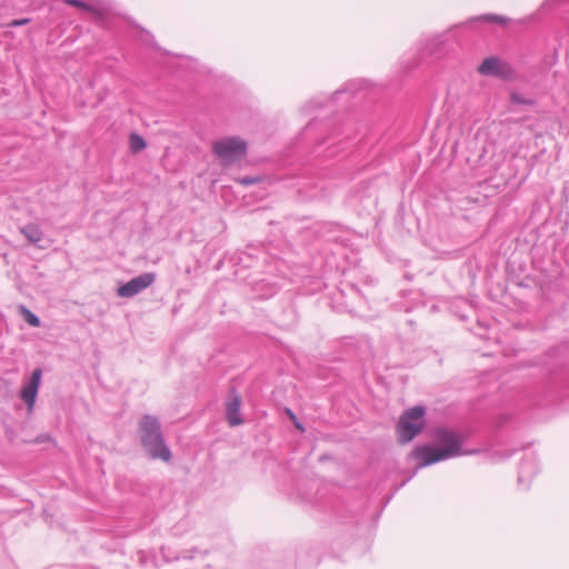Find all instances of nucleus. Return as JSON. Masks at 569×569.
Wrapping results in <instances>:
<instances>
[{
	"instance_id": "9b49d317",
	"label": "nucleus",
	"mask_w": 569,
	"mask_h": 569,
	"mask_svg": "<svg viewBox=\"0 0 569 569\" xmlns=\"http://www.w3.org/2000/svg\"><path fill=\"white\" fill-rule=\"evenodd\" d=\"M19 313L23 317V319L32 327H40L41 321L37 315L30 311L26 306H19Z\"/></svg>"
},
{
	"instance_id": "39448f33",
	"label": "nucleus",
	"mask_w": 569,
	"mask_h": 569,
	"mask_svg": "<svg viewBox=\"0 0 569 569\" xmlns=\"http://www.w3.org/2000/svg\"><path fill=\"white\" fill-rule=\"evenodd\" d=\"M156 280V273L153 272H144L138 277L132 278L124 284L120 286L118 288V296L123 298H131L143 290H146L148 287H150Z\"/></svg>"
},
{
	"instance_id": "4468645a",
	"label": "nucleus",
	"mask_w": 569,
	"mask_h": 569,
	"mask_svg": "<svg viewBox=\"0 0 569 569\" xmlns=\"http://www.w3.org/2000/svg\"><path fill=\"white\" fill-rule=\"evenodd\" d=\"M412 456L418 460V462H427V445L419 446L412 452Z\"/></svg>"
},
{
	"instance_id": "0eeeda50",
	"label": "nucleus",
	"mask_w": 569,
	"mask_h": 569,
	"mask_svg": "<svg viewBox=\"0 0 569 569\" xmlns=\"http://www.w3.org/2000/svg\"><path fill=\"white\" fill-rule=\"evenodd\" d=\"M42 379V370L37 368L32 371L30 380L27 385L23 386L20 397L26 402L29 412L33 410L39 387L41 385Z\"/></svg>"
},
{
	"instance_id": "a211bd4d",
	"label": "nucleus",
	"mask_w": 569,
	"mask_h": 569,
	"mask_svg": "<svg viewBox=\"0 0 569 569\" xmlns=\"http://www.w3.org/2000/svg\"><path fill=\"white\" fill-rule=\"evenodd\" d=\"M288 412V416L289 418L291 419V421L293 422L295 427L301 431V432H305V427L298 420V418L296 417V415L293 413V411H291L290 409L287 410Z\"/></svg>"
},
{
	"instance_id": "f257e3e1",
	"label": "nucleus",
	"mask_w": 569,
	"mask_h": 569,
	"mask_svg": "<svg viewBox=\"0 0 569 569\" xmlns=\"http://www.w3.org/2000/svg\"><path fill=\"white\" fill-rule=\"evenodd\" d=\"M138 432L142 447L152 459L170 460L171 452L164 442L160 421L157 417L143 415L139 420Z\"/></svg>"
},
{
	"instance_id": "ddd939ff",
	"label": "nucleus",
	"mask_w": 569,
	"mask_h": 569,
	"mask_svg": "<svg viewBox=\"0 0 569 569\" xmlns=\"http://www.w3.org/2000/svg\"><path fill=\"white\" fill-rule=\"evenodd\" d=\"M476 20H481V21H486V22H497V23H501V24H506L508 21L507 18H505L502 16H498V14H483V16L476 18Z\"/></svg>"
},
{
	"instance_id": "f03ea898",
	"label": "nucleus",
	"mask_w": 569,
	"mask_h": 569,
	"mask_svg": "<svg viewBox=\"0 0 569 569\" xmlns=\"http://www.w3.org/2000/svg\"><path fill=\"white\" fill-rule=\"evenodd\" d=\"M436 443L429 445V462L451 459L461 452V437L455 431L437 429L433 432Z\"/></svg>"
},
{
	"instance_id": "6e6552de",
	"label": "nucleus",
	"mask_w": 569,
	"mask_h": 569,
	"mask_svg": "<svg viewBox=\"0 0 569 569\" xmlns=\"http://www.w3.org/2000/svg\"><path fill=\"white\" fill-rule=\"evenodd\" d=\"M241 403L242 399L240 395L232 389L226 400V420L230 427L243 423V419L240 413Z\"/></svg>"
},
{
	"instance_id": "412c9836",
	"label": "nucleus",
	"mask_w": 569,
	"mask_h": 569,
	"mask_svg": "<svg viewBox=\"0 0 569 569\" xmlns=\"http://www.w3.org/2000/svg\"><path fill=\"white\" fill-rule=\"evenodd\" d=\"M51 436L50 435H40L38 436L36 439H34V443H43V442H47V441H51Z\"/></svg>"
},
{
	"instance_id": "f3484780",
	"label": "nucleus",
	"mask_w": 569,
	"mask_h": 569,
	"mask_svg": "<svg viewBox=\"0 0 569 569\" xmlns=\"http://www.w3.org/2000/svg\"><path fill=\"white\" fill-rule=\"evenodd\" d=\"M510 100H511L512 103H516V104H528V106H532L533 104L532 100L526 99L521 94L516 93V92L511 93Z\"/></svg>"
},
{
	"instance_id": "2eb2a0df",
	"label": "nucleus",
	"mask_w": 569,
	"mask_h": 569,
	"mask_svg": "<svg viewBox=\"0 0 569 569\" xmlns=\"http://www.w3.org/2000/svg\"><path fill=\"white\" fill-rule=\"evenodd\" d=\"M64 3L76 7V8H79V9H82L84 11H89V12L93 11V8L82 0H64Z\"/></svg>"
},
{
	"instance_id": "6ab92c4d",
	"label": "nucleus",
	"mask_w": 569,
	"mask_h": 569,
	"mask_svg": "<svg viewBox=\"0 0 569 569\" xmlns=\"http://www.w3.org/2000/svg\"><path fill=\"white\" fill-rule=\"evenodd\" d=\"M29 22H30V19H28V18H23V19H14V20L10 21V22L8 23V26H9V27H11V28H14V27H21V26H24V24H27V23H29Z\"/></svg>"
},
{
	"instance_id": "9d476101",
	"label": "nucleus",
	"mask_w": 569,
	"mask_h": 569,
	"mask_svg": "<svg viewBox=\"0 0 569 569\" xmlns=\"http://www.w3.org/2000/svg\"><path fill=\"white\" fill-rule=\"evenodd\" d=\"M367 86V81L362 79H355L346 82L342 88L335 92L336 96H339L345 92H357Z\"/></svg>"
},
{
	"instance_id": "7ed1b4c3",
	"label": "nucleus",
	"mask_w": 569,
	"mask_h": 569,
	"mask_svg": "<svg viewBox=\"0 0 569 569\" xmlns=\"http://www.w3.org/2000/svg\"><path fill=\"white\" fill-rule=\"evenodd\" d=\"M426 408L416 406L405 410L396 425V433L399 443L410 442L426 426Z\"/></svg>"
},
{
	"instance_id": "aec40b11",
	"label": "nucleus",
	"mask_w": 569,
	"mask_h": 569,
	"mask_svg": "<svg viewBox=\"0 0 569 569\" xmlns=\"http://www.w3.org/2000/svg\"><path fill=\"white\" fill-rule=\"evenodd\" d=\"M258 181H260V178H258V177H244V178L239 179V182L243 186L253 184Z\"/></svg>"
},
{
	"instance_id": "dca6fc26",
	"label": "nucleus",
	"mask_w": 569,
	"mask_h": 569,
	"mask_svg": "<svg viewBox=\"0 0 569 569\" xmlns=\"http://www.w3.org/2000/svg\"><path fill=\"white\" fill-rule=\"evenodd\" d=\"M425 59V49L423 47L418 49V60L413 63L409 62V60H403L402 63L406 68L408 69H412V68H416L418 64H420V62H422Z\"/></svg>"
},
{
	"instance_id": "423d86ee",
	"label": "nucleus",
	"mask_w": 569,
	"mask_h": 569,
	"mask_svg": "<svg viewBox=\"0 0 569 569\" xmlns=\"http://www.w3.org/2000/svg\"><path fill=\"white\" fill-rule=\"evenodd\" d=\"M478 72L482 76H491L501 79H509L512 74L510 66L502 62L497 57L486 58L478 67Z\"/></svg>"
},
{
	"instance_id": "1a4fd4ad",
	"label": "nucleus",
	"mask_w": 569,
	"mask_h": 569,
	"mask_svg": "<svg viewBox=\"0 0 569 569\" xmlns=\"http://www.w3.org/2000/svg\"><path fill=\"white\" fill-rule=\"evenodd\" d=\"M21 233L28 239V241L38 248H43L40 242L43 239V232L39 226L29 223L20 229Z\"/></svg>"
},
{
	"instance_id": "20e7f679",
	"label": "nucleus",
	"mask_w": 569,
	"mask_h": 569,
	"mask_svg": "<svg viewBox=\"0 0 569 569\" xmlns=\"http://www.w3.org/2000/svg\"><path fill=\"white\" fill-rule=\"evenodd\" d=\"M213 152L223 166H231L247 154V142L239 137H228L213 143Z\"/></svg>"
},
{
	"instance_id": "f8f14e48",
	"label": "nucleus",
	"mask_w": 569,
	"mask_h": 569,
	"mask_svg": "<svg viewBox=\"0 0 569 569\" xmlns=\"http://www.w3.org/2000/svg\"><path fill=\"white\" fill-rule=\"evenodd\" d=\"M130 148L133 152H138V151L144 149L146 148L144 139L137 133H132L130 136Z\"/></svg>"
}]
</instances>
